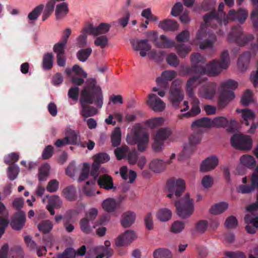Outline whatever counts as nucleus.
I'll return each instance as SVG.
<instances>
[{
    "instance_id": "obj_38",
    "label": "nucleus",
    "mask_w": 258,
    "mask_h": 258,
    "mask_svg": "<svg viewBox=\"0 0 258 258\" xmlns=\"http://www.w3.org/2000/svg\"><path fill=\"white\" fill-rule=\"evenodd\" d=\"M171 211L167 208L160 209L156 214L157 219L162 222L168 221L171 217Z\"/></svg>"
},
{
    "instance_id": "obj_21",
    "label": "nucleus",
    "mask_w": 258,
    "mask_h": 258,
    "mask_svg": "<svg viewBox=\"0 0 258 258\" xmlns=\"http://www.w3.org/2000/svg\"><path fill=\"white\" fill-rule=\"evenodd\" d=\"M219 160L216 156H211L204 160L200 167L202 172H206L214 169L218 164Z\"/></svg>"
},
{
    "instance_id": "obj_62",
    "label": "nucleus",
    "mask_w": 258,
    "mask_h": 258,
    "mask_svg": "<svg viewBox=\"0 0 258 258\" xmlns=\"http://www.w3.org/2000/svg\"><path fill=\"white\" fill-rule=\"evenodd\" d=\"M9 258H23L22 248L19 246L12 248L9 253Z\"/></svg>"
},
{
    "instance_id": "obj_33",
    "label": "nucleus",
    "mask_w": 258,
    "mask_h": 258,
    "mask_svg": "<svg viewBox=\"0 0 258 258\" xmlns=\"http://www.w3.org/2000/svg\"><path fill=\"white\" fill-rule=\"evenodd\" d=\"M62 194L64 197L69 201H74L77 198L76 189L73 185L64 188L62 190Z\"/></svg>"
},
{
    "instance_id": "obj_11",
    "label": "nucleus",
    "mask_w": 258,
    "mask_h": 258,
    "mask_svg": "<svg viewBox=\"0 0 258 258\" xmlns=\"http://www.w3.org/2000/svg\"><path fill=\"white\" fill-rule=\"evenodd\" d=\"M137 238V234L134 231L127 230L116 238L115 245L117 247L127 246L130 245Z\"/></svg>"
},
{
    "instance_id": "obj_27",
    "label": "nucleus",
    "mask_w": 258,
    "mask_h": 258,
    "mask_svg": "<svg viewBox=\"0 0 258 258\" xmlns=\"http://www.w3.org/2000/svg\"><path fill=\"white\" fill-rule=\"evenodd\" d=\"M66 137L68 138L69 144L81 145V138L79 132L71 130H68L66 133Z\"/></svg>"
},
{
    "instance_id": "obj_3",
    "label": "nucleus",
    "mask_w": 258,
    "mask_h": 258,
    "mask_svg": "<svg viewBox=\"0 0 258 258\" xmlns=\"http://www.w3.org/2000/svg\"><path fill=\"white\" fill-rule=\"evenodd\" d=\"M220 87L221 93L218 97V104L219 108L222 109L234 98V92L228 89H235L237 87V83L232 80H229L222 83Z\"/></svg>"
},
{
    "instance_id": "obj_45",
    "label": "nucleus",
    "mask_w": 258,
    "mask_h": 258,
    "mask_svg": "<svg viewBox=\"0 0 258 258\" xmlns=\"http://www.w3.org/2000/svg\"><path fill=\"white\" fill-rule=\"evenodd\" d=\"M53 55L52 53H45L43 57V68L44 70H50L52 67Z\"/></svg>"
},
{
    "instance_id": "obj_34",
    "label": "nucleus",
    "mask_w": 258,
    "mask_h": 258,
    "mask_svg": "<svg viewBox=\"0 0 258 258\" xmlns=\"http://www.w3.org/2000/svg\"><path fill=\"white\" fill-rule=\"evenodd\" d=\"M236 112L237 113H241V116L243 119L244 123L246 125L248 126L249 125V121L253 120L255 117L254 113L250 110L248 109H237Z\"/></svg>"
},
{
    "instance_id": "obj_58",
    "label": "nucleus",
    "mask_w": 258,
    "mask_h": 258,
    "mask_svg": "<svg viewBox=\"0 0 258 258\" xmlns=\"http://www.w3.org/2000/svg\"><path fill=\"white\" fill-rule=\"evenodd\" d=\"M163 119L161 117H156L147 120L146 124L149 127L154 128L161 125L163 123Z\"/></svg>"
},
{
    "instance_id": "obj_50",
    "label": "nucleus",
    "mask_w": 258,
    "mask_h": 258,
    "mask_svg": "<svg viewBox=\"0 0 258 258\" xmlns=\"http://www.w3.org/2000/svg\"><path fill=\"white\" fill-rule=\"evenodd\" d=\"M19 173V168L16 165H10L7 170L8 177L11 180H15Z\"/></svg>"
},
{
    "instance_id": "obj_47",
    "label": "nucleus",
    "mask_w": 258,
    "mask_h": 258,
    "mask_svg": "<svg viewBox=\"0 0 258 258\" xmlns=\"http://www.w3.org/2000/svg\"><path fill=\"white\" fill-rule=\"evenodd\" d=\"M54 6L53 0L49 1L47 3L42 17L43 21H45L52 14L54 11Z\"/></svg>"
},
{
    "instance_id": "obj_53",
    "label": "nucleus",
    "mask_w": 258,
    "mask_h": 258,
    "mask_svg": "<svg viewBox=\"0 0 258 258\" xmlns=\"http://www.w3.org/2000/svg\"><path fill=\"white\" fill-rule=\"evenodd\" d=\"M50 166L48 164L43 165L39 169L38 178L40 181H45L49 174Z\"/></svg>"
},
{
    "instance_id": "obj_64",
    "label": "nucleus",
    "mask_w": 258,
    "mask_h": 258,
    "mask_svg": "<svg viewBox=\"0 0 258 258\" xmlns=\"http://www.w3.org/2000/svg\"><path fill=\"white\" fill-rule=\"evenodd\" d=\"M216 17L217 15L215 13L210 12V13L207 14L204 16V21L207 25H215V21H217L218 23H219V21L216 19Z\"/></svg>"
},
{
    "instance_id": "obj_14",
    "label": "nucleus",
    "mask_w": 258,
    "mask_h": 258,
    "mask_svg": "<svg viewBox=\"0 0 258 258\" xmlns=\"http://www.w3.org/2000/svg\"><path fill=\"white\" fill-rule=\"evenodd\" d=\"M212 122V125L216 127H228V132H232L237 127V122L233 119H231L229 121L226 117L220 116L214 118Z\"/></svg>"
},
{
    "instance_id": "obj_5",
    "label": "nucleus",
    "mask_w": 258,
    "mask_h": 258,
    "mask_svg": "<svg viewBox=\"0 0 258 258\" xmlns=\"http://www.w3.org/2000/svg\"><path fill=\"white\" fill-rule=\"evenodd\" d=\"M229 38L231 41L235 42L240 46H243L253 39L251 34L244 35L242 28L240 25H237L232 28L229 34Z\"/></svg>"
},
{
    "instance_id": "obj_51",
    "label": "nucleus",
    "mask_w": 258,
    "mask_h": 258,
    "mask_svg": "<svg viewBox=\"0 0 258 258\" xmlns=\"http://www.w3.org/2000/svg\"><path fill=\"white\" fill-rule=\"evenodd\" d=\"M62 204V201L60 197L57 195H53L48 199L47 206H52L56 209H59L61 207Z\"/></svg>"
},
{
    "instance_id": "obj_24",
    "label": "nucleus",
    "mask_w": 258,
    "mask_h": 258,
    "mask_svg": "<svg viewBox=\"0 0 258 258\" xmlns=\"http://www.w3.org/2000/svg\"><path fill=\"white\" fill-rule=\"evenodd\" d=\"M136 217V214L134 212L128 211L123 213L120 220L121 226L125 228L131 227L135 223Z\"/></svg>"
},
{
    "instance_id": "obj_28",
    "label": "nucleus",
    "mask_w": 258,
    "mask_h": 258,
    "mask_svg": "<svg viewBox=\"0 0 258 258\" xmlns=\"http://www.w3.org/2000/svg\"><path fill=\"white\" fill-rule=\"evenodd\" d=\"M212 125V120L208 117H203L196 120L191 124L192 129H201L200 127L209 128Z\"/></svg>"
},
{
    "instance_id": "obj_20",
    "label": "nucleus",
    "mask_w": 258,
    "mask_h": 258,
    "mask_svg": "<svg viewBox=\"0 0 258 258\" xmlns=\"http://www.w3.org/2000/svg\"><path fill=\"white\" fill-rule=\"evenodd\" d=\"M247 12L244 10L239 9L237 12L234 10L229 11L227 19L231 21L237 20L239 23L242 24L245 22L247 17Z\"/></svg>"
},
{
    "instance_id": "obj_16",
    "label": "nucleus",
    "mask_w": 258,
    "mask_h": 258,
    "mask_svg": "<svg viewBox=\"0 0 258 258\" xmlns=\"http://www.w3.org/2000/svg\"><path fill=\"white\" fill-rule=\"evenodd\" d=\"M253 211H249L250 214H247L244 217V221L247 225L245 226L246 231L250 234H254L258 228V216L253 214Z\"/></svg>"
},
{
    "instance_id": "obj_32",
    "label": "nucleus",
    "mask_w": 258,
    "mask_h": 258,
    "mask_svg": "<svg viewBox=\"0 0 258 258\" xmlns=\"http://www.w3.org/2000/svg\"><path fill=\"white\" fill-rule=\"evenodd\" d=\"M159 26L164 31H174L178 28L177 23L172 20H165L159 23Z\"/></svg>"
},
{
    "instance_id": "obj_23",
    "label": "nucleus",
    "mask_w": 258,
    "mask_h": 258,
    "mask_svg": "<svg viewBox=\"0 0 258 258\" xmlns=\"http://www.w3.org/2000/svg\"><path fill=\"white\" fill-rule=\"evenodd\" d=\"M97 183L100 187L106 190L111 189H116V187L114 186L112 178L108 174L100 175L97 180Z\"/></svg>"
},
{
    "instance_id": "obj_60",
    "label": "nucleus",
    "mask_w": 258,
    "mask_h": 258,
    "mask_svg": "<svg viewBox=\"0 0 258 258\" xmlns=\"http://www.w3.org/2000/svg\"><path fill=\"white\" fill-rule=\"evenodd\" d=\"M79 91L78 87L72 86L68 91V96L73 101L77 102L79 99Z\"/></svg>"
},
{
    "instance_id": "obj_56",
    "label": "nucleus",
    "mask_w": 258,
    "mask_h": 258,
    "mask_svg": "<svg viewBox=\"0 0 258 258\" xmlns=\"http://www.w3.org/2000/svg\"><path fill=\"white\" fill-rule=\"evenodd\" d=\"M44 8L43 5H40L35 7L28 15L30 20H36L41 14Z\"/></svg>"
},
{
    "instance_id": "obj_9",
    "label": "nucleus",
    "mask_w": 258,
    "mask_h": 258,
    "mask_svg": "<svg viewBox=\"0 0 258 258\" xmlns=\"http://www.w3.org/2000/svg\"><path fill=\"white\" fill-rule=\"evenodd\" d=\"M132 140L133 143L137 144L138 150L144 152L149 143V135L141 130H136L132 136Z\"/></svg>"
},
{
    "instance_id": "obj_43",
    "label": "nucleus",
    "mask_w": 258,
    "mask_h": 258,
    "mask_svg": "<svg viewBox=\"0 0 258 258\" xmlns=\"http://www.w3.org/2000/svg\"><path fill=\"white\" fill-rule=\"evenodd\" d=\"M216 40V37L215 34H209V37L200 43V48L202 49L212 48L213 44Z\"/></svg>"
},
{
    "instance_id": "obj_7",
    "label": "nucleus",
    "mask_w": 258,
    "mask_h": 258,
    "mask_svg": "<svg viewBox=\"0 0 258 258\" xmlns=\"http://www.w3.org/2000/svg\"><path fill=\"white\" fill-rule=\"evenodd\" d=\"M167 188L170 192L167 195V197L172 198L174 195L178 198L181 196L185 190V182L181 179H170L167 182Z\"/></svg>"
},
{
    "instance_id": "obj_19",
    "label": "nucleus",
    "mask_w": 258,
    "mask_h": 258,
    "mask_svg": "<svg viewBox=\"0 0 258 258\" xmlns=\"http://www.w3.org/2000/svg\"><path fill=\"white\" fill-rule=\"evenodd\" d=\"M26 221L25 214L23 211L16 213L12 218L11 225L16 230H21L24 226Z\"/></svg>"
},
{
    "instance_id": "obj_61",
    "label": "nucleus",
    "mask_w": 258,
    "mask_h": 258,
    "mask_svg": "<svg viewBox=\"0 0 258 258\" xmlns=\"http://www.w3.org/2000/svg\"><path fill=\"white\" fill-rule=\"evenodd\" d=\"M108 43V38L105 35L97 37L94 41V44L97 46L101 47L102 48H104Z\"/></svg>"
},
{
    "instance_id": "obj_40",
    "label": "nucleus",
    "mask_w": 258,
    "mask_h": 258,
    "mask_svg": "<svg viewBox=\"0 0 258 258\" xmlns=\"http://www.w3.org/2000/svg\"><path fill=\"white\" fill-rule=\"evenodd\" d=\"M37 228L40 231L46 234L50 232L51 230L53 228V224L48 220H43L38 224Z\"/></svg>"
},
{
    "instance_id": "obj_35",
    "label": "nucleus",
    "mask_w": 258,
    "mask_h": 258,
    "mask_svg": "<svg viewBox=\"0 0 258 258\" xmlns=\"http://www.w3.org/2000/svg\"><path fill=\"white\" fill-rule=\"evenodd\" d=\"M150 168L154 172L160 173L165 168V163L162 160L154 159L150 163Z\"/></svg>"
},
{
    "instance_id": "obj_42",
    "label": "nucleus",
    "mask_w": 258,
    "mask_h": 258,
    "mask_svg": "<svg viewBox=\"0 0 258 258\" xmlns=\"http://www.w3.org/2000/svg\"><path fill=\"white\" fill-rule=\"evenodd\" d=\"M154 258H172L170 251L166 248H158L153 252Z\"/></svg>"
},
{
    "instance_id": "obj_49",
    "label": "nucleus",
    "mask_w": 258,
    "mask_h": 258,
    "mask_svg": "<svg viewBox=\"0 0 258 258\" xmlns=\"http://www.w3.org/2000/svg\"><path fill=\"white\" fill-rule=\"evenodd\" d=\"M110 160L109 156L105 153H99L94 156V163L100 167L101 164L108 162Z\"/></svg>"
},
{
    "instance_id": "obj_41",
    "label": "nucleus",
    "mask_w": 258,
    "mask_h": 258,
    "mask_svg": "<svg viewBox=\"0 0 258 258\" xmlns=\"http://www.w3.org/2000/svg\"><path fill=\"white\" fill-rule=\"evenodd\" d=\"M161 42L156 41L155 45L159 48H170L174 46L175 43L173 41L168 40L165 35H162L160 36Z\"/></svg>"
},
{
    "instance_id": "obj_12",
    "label": "nucleus",
    "mask_w": 258,
    "mask_h": 258,
    "mask_svg": "<svg viewBox=\"0 0 258 258\" xmlns=\"http://www.w3.org/2000/svg\"><path fill=\"white\" fill-rule=\"evenodd\" d=\"M216 91V85L212 82H206L199 89L198 94L200 97L208 100L214 98Z\"/></svg>"
},
{
    "instance_id": "obj_10",
    "label": "nucleus",
    "mask_w": 258,
    "mask_h": 258,
    "mask_svg": "<svg viewBox=\"0 0 258 258\" xmlns=\"http://www.w3.org/2000/svg\"><path fill=\"white\" fill-rule=\"evenodd\" d=\"M111 25L110 24L105 23H101L97 27H94L92 24H89L84 27L82 32L94 36L102 35L107 33Z\"/></svg>"
},
{
    "instance_id": "obj_37",
    "label": "nucleus",
    "mask_w": 258,
    "mask_h": 258,
    "mask_svg": "<svg viewBox=\"0 0 258 258\" xmlns=\"http://www.w3.org/2000/svg\"><path fill=\"white\" fill-rule=\"evenodd\" d=\"M228 208V204L226 202H220L213 206L210 209V212L214 215H218L223 213Z\"/></svg>"
},
{
    "instance_id": "obj_57",
    "label": "nucleus",
    "mask_w": 258,
    "mask_h": 258,
    "mask_svg": "<svg viewBox=\"0 0 258 258\" xmlns=\"http://www.w3.org/2000/svg\"><path fill=\"white\" fill-rule=\"evenodd\" d=\"M76 251L71 247L67 248L62 253H58L56 258H75Z\"/></svg>"
},
{
    "instance_id": "obj_1",
    "label": "nucleus",
    "mask_w": 258,
    "mask_h": 258,
    "mask_svg": "<svg viewBox=\"0 0 258 258\" xmlns=\"http://www.w3.org/2000/svg\"><path fill=\"white\" fill-rule=\"evenodd\" d=\"M81 115L85 117L93 116L98 112L97 109L90 104H94L101 108L103 103V95L101 87L97 85L95 78L87 79L80 94Z\"/></svg>"
},
{
    "instance_id": "obj_26",
    "label": "nucleus",
    "mask_w": 258,
    "mask_h": 258,
    "mask_svg": "<svg viewBox=\"0 0 258 258\" xmlns=\"http://www.w3.org/2000/svg\"><path fill=\"white\" fill-rule=\"evenodd\" d=\"M69 13L68 4L66 2L56 5L55 9V17L57 20H59L66 16Z\"/></svg>"
},
{
    "instance_id": "obj_22",
    "label": "nucleus",
    "mask_w": 258,
    "mask_h": 258,
    "mask_svg": "<svg viewBox=\"0 0 258 258\" xmlns=\"http://www.w3.org/2000/svg\"><path fill=\"white\" fill-rule=\"evenodd\" d=\"M200 75H201L192 76L187 80L185 90L188 97L195 96L194 88L198 83H201Z\"/></svg>"
},
{
    "instance_id": "obj_39",
    "label": "nucleus",
    "mask_w": 258,
    "mask_h": 258,
    "mask_svg": "<svg viewBox=\"0 0 258 258\" xmlns=\"http://www.w3.org/2000/svg\"><path fill=\"white\" fill-rule=\"evenodd\" d=\"M240 160L242 164L249 168H252L255 165V160L251 155H243L242 157H241Z\"/></svg>"
},
{
    "instance_id": "obj_2",
    "label": "nucleus",
    "mask_w": 258,
    "mask_h": 258,
    "mask_svg": "<svg viewBox=\"0 0 258 258\" xmlns=\"http://www.w3.org/2000/svg\"><path fill=\"white\" fill-rule=\"evenodd\" d=\"M229 64V55L227 50H224L221 55L220 60H213L207 66V68H197L191 64V67L181 66L180 73L182 76H188L193 74L197 75L208 74L216 76L222 69H226Z\"/></svg>"
},
{
    "instance_id": "obj_17",
    "label": "nucleus",
    "mask_w": 258,
    "mask_h": 258,
    "mask_svg": "<svg viewBox=\"0 0 258 258\" xmlns=\"http://www.w3.org/2000/svg\"><path fill=\"white\" fill-rule=\"evenodd\" d=\"M189 98L190 99L191 108L188 112L179 115L178 117L180 119H182L184 117L188 118L196 116L200 114L201 111L199 106L200 101L198 98L196 96Z\"/></svg>"
},
{
    "instance_id": "obj_25",
    "label": "nucleus",
    "mask_w": 258,
    "mask_h": 258,
    "mask_svg": "<svg viewBox=\"0 0 258 258\" xmlns=\"http://www.w3.org/2000/svg\"><path fill=\"white\" fill-rule=\"evenodd\" d=\"M148 39H142L140 40H132L130 42L135 51L145 50L148 51L151 49V45L148 43Z\"/></svg>"
},
{
    "instance_id": "obj_30",
    "label": "nucleus",
    "mask_w": 258,
    "mask_h": 258,
    "mask_svg": "<svg viewBox=\"0 0 258 258\" xmlns=\"http://www.w3.org/2000/svg\"><path fill=\"white\" fill-rule=\"evenodd\" d=\"M250 59V54L248 51L243 52L238 59L237 65L241 71L246 70Z\"/></svg>"
},
{
    "instance_id": "obj_59",
    "label": "nucleus",
    "mask_w": 258,
    "mask_h": 258,
    "mask_svg": "<svg viewBox=\"0 0 258 258\" xmlns=\"http://www.w3.org/2000/svg\"><path fill=\"white\" fill-rule=\"evenodd\" d=\"M19 159V155L17 153L13 152L5 157L4 162L7 165H15L14 163L17 162Z\"/></svg>"
},
{
    "instance_id": "obj_13",
    "label": "nucleus",
    "mask_w": 258,
    "mask_h": 258,
    "mask_svg": "<svg viewBox=\"0 0 258 258\" xmlns=\"http://www.w3.org/2000/svg\"><path fill=\"white\" fill-rule=\"evenodd\" d=\"M170 135V131L168 128H161L158 130L154 137V143L153 148L156 152L160 151L162 147L164 140Z\"/></svg>"
},
{
    "instance_id": "obj_29",
    "label": "nucleus",
    "mask_w": 258,
    "mask_h": 258,
    "mask_svg": "<svg viewBox=\"0 0 258 258\" xmlns=\"http://www.w3.org/2000/svg\"><path fill=\"white\" fill-rule=\"evenodd\" d=\"M119 206V203L115 200L108 198L104 200L102 203L103 209L107 212L111 213L115 211L116 209Z\"/></svg>"
},
{
    "instance_id": "obj_46",
    "label": "nucleus",
    "mask_w": 258,
    "mask_h": 258,
    "mask_svg": "<svg viewBox=\"0 0 258 258\" xmlns=\"http://www.w3.org/2000/svg\"><path fill=\"white\" fill-rule=\"evenodd\" d=\"M112 146L117 147L121 142V132L119 127H116L112 132L111 136Z\"/></svg>"
},
{
    "instance_id": "obj_4",
    "label": "nucleus",
    "mask_w": 258,
    "mask_h": 258,
    "mask_svg": "<svg viewBox=\"0 0 258 258\" xmlns=\"http://www.w3.org/2000/svg\"><path fill=\"white\" fill-rule=\"evenodd\" d=\"M177 214L182 219L190 217L194 211V201L189 198L188 194H186L184 198L175 202Z\"/></svg>"
},
{
    "instance_id": "obj_18",
    "label": "nucleus",
    "mask_w": 258,
    "mask_h": 258,
    "mask_svg": "<svg viewBox=\"0 0 258 258\" xmlns=\"http://www.w3.org/2000/svg\"><path fill=\"white\" fill-rule=\"evenodd\" d=\"M176 76L174 71H165L162 72L161 77L156 79V82L158 86L163 87L164 89L168 87V81H171Z\"/></svg>"
},
{
    "instance_id": "obj_8",
    "label": "nucleus",
    "mask_w": 258,
    "mask_h": 258,
    "mask_svg": "<svg viewBox=\"0 0 258 258\" xmlns=\"http://www.w3.org/2000/svg\"><path fill=\"white\" fill-rule=\"evenodd\" d=\"M177 84V81H174L172 83L169 96V100L172 106L175 108H178L180 103L182 101L184 97V94L182 91L181 87Z\"/></svg>"
},
{
    "instance_id": "obj_6",
    "label": "nucleus",
    "mask_w": 258,
    "mask_h": 258,
    "mask_svg": "<svg viewBox=\"0 0 258 258\" xmlns=\"http://www.w3.org/2000/svg\"><path fill=\"white\" fill-rule=\"evenodd\" d=\"M230 141L232 146L236 149L248 151L252 147V140L246 135L234 134L232 136Z\"/></svg>"
},
{
    "instance_id": "obj_36",
    "label": "nucleus",
    "mask_w": 258,
    "mask_h": 258,
    "mask_svg": "<svg viewBox=\"0 0 258 258\" xmlns=\"http://www.w3.org/2000/svg\"><path fill=\"white\" fill-rule=\"evenodd\" d=\"M194 132L189 137V143L191 146L199 144L201 141L203 132L201 129H192Z\"/></svg>"
},
{
    "instance_id": "obj_31",
    "label": "nucleus",
    "mask_w": 258,
    "mask_h": 258,
    "mask_svg": "<svg viewBox=\"0 0 258 258\" xmlns=\"http://www.w3.org/2000/svg\"><path fill=\"white\" fill-rule=\"evenodd\" d=\"M191 64L197 68H205L203 65L205 64L206 60L200 53H192L190 56Z\"/></svg>"
},
{
    "instance_id": "obj_55",
    "label": "nucleus",
    "mask_w": 258,
    "mask_h": 258,
    "mask_svg": "<svg viewBox=\"0 0 258 258\" xmlns=\"http://www.w3.org/2000/svg\"><path fill=\"white\" fill-rule=\"evenodd\" d=\"M91 221L87 220V218H83L80 221V226L81 231L85 234H90L92 231V229L90 224Z\"/></svg>"
},
{
    "instance_id": "obj_54",
    "label": "nucleus",
    "mask_w": 258,
    "mask_h": 258,
    "mask_svg": "<svg viewBox=\"0 0 258 258\" xmlns=\"http://www.w3.org/2000/svg\"><path fill=\"white\" fill-rule=\"evenodd\" d=\"M208 226V222L207 221L200 220L196 223L195 230L199 233L203 234L206 231Z\"/></svg>"
},
{
    "instance_id": "obj_52",
    "label": "nucleus",
    "mask_w": 258,
    "mask_h": 258,
    "mask_svg": "<svg viewBox=\"0 0 258 258\" xmlns=\"http://www.w3.org/2000/svg\"><path fill=\"white\" fill-rule=\"evenodd\" d=\"M129 148L126 146H122L117 148L114 150V153L117 160H120L124 158L127 154Z\"/></svg>"
},
{
    "instance_id": "obj_63",
    "label": "nucleus",
    "mask_w": 258,
    "mask_h": 258,
    "mask_svg": "<svg viewBox=\"0 0 258 258\" xmlns=\"http://www.w3.org/2000/svg\"><path fill=\"white\" fill-rule=\"evenodd\" d=\"M185 227V224L182 221H176L171 225V231L174 233L181 232Z\"/></svg>"
},
{
    "instance_id": "obj_44",
    "label": "nucleus",
    "mask_w": 258,
    "mask_h": 258,
    "mask_svg": "<svg viewBox=\"0 0 258 258\" xmlns=\"http://www.w3.org/2000/svg\"><path fill=\"white\" fill-rule=\"evenodd\" d=\"M92 51V48L90 47L81 49L77 53V57L80 61L85 62L90 56Z\"/></svg>"
},
{
    "instance_id": "obj_15",
    "label": "nucleus",
    "mask_w": 258,
    "mask_h": 258,
    "mask_svg": "<svg viewBox=\"0 0 258 258\" xmlns=\"http://www.w3.org/2000/svg\"><path fill=\"white\" fill-rule=\"evenodd\" d=\"M147 103L155 111L161 112L165 108V103L154 94L149 95Z\"/></svg>"
},
{
    "instance_id": "obj_48",
    "label": "nucleus",
    "mask_w": 258,
    "mask_h": 258,
    "mask_svg": "<svg viewBox=\"0 0 258 258\" xmlns=\"http://www.w3.org/2000/svg\"><path fill=\"white\" fill-rule=\"evenodd\" d=\"M175 48L178 54L181 57H184L191 50L190 46L183 44L176 45Z\"/></svg>"
}]
</instances>
